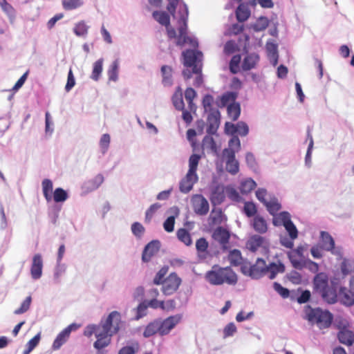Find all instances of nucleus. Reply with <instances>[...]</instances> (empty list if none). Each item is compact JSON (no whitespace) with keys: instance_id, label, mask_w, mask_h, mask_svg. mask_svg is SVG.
I'll list each match as a JSON object with an SVG mask.
<instances>
[{"instance_id":"obj_22","label":"nucleus","mask_w":354,"mask_h":354,"mask_svg":"<svg viewBox=\"0 0 354 354\" xmlns=\"http://www.w3.org/2000/svg\"><path fill=\"white\" fill-rule=\"evenodd\" d=\"M167 212L171 215L163 223V228L167 232H171L174 230L175 220L180 214V209L176 206L170 207Z\"/></svg>"},{"instance_id":"obj_28","label":"nucleus","mask_w":354,"mask_h":354,"mask_svg":"<svg viewBox=\"0 0 354 354\" xmlns=\"http://www.w3.org/2000/svg\"><path fill=\"white\" fill-rule=\"evenodd\" d=\"M252 226L259 234H265L268 231V224L266 221L259 215H257L254 217L252 222Z\"/></svg>"},{"instance_id":"obj_21","label":"nucleus","mask_w":354,"mask_h":354,"mask_svg":"<svg viewBox=\"0 0 354 354\" xmlns=\"http://www.w3.org/2000/svg\"><path fill=\"white\" fill-rule=\"evenodd\" d=\"M160 242L158 240H153L147 243L142 252V260L143 262H149L151 257L159 250Z\"/></svg>"},{"instance_id":"obj_45","label":"nucleus","mask_w":354,"mask_h":354,"mask_svg":"<svg viewBox=\"0 0 354 354\" xmlns=\"http://www.w3.org/2000/svg\"><path fill=\"white\" fill-rule=\"evenodd\" d=\"M228 260L232 266L242 265L243 258L240 250L236 249L231 250L228 255Z\"/></svg>"},{"instance_id":"obj_62","label":"nucleus","mask_w":354,"mask_h":354,"mask_svg":"<svg viewBox=\"0 0 354 354\" xmlns=\"http://www.w3.org/2000/svg\"><path fill=\"white\" fill-rule=\"evenodd\" d=\"M274 290L283 299L288 298L290 295V291L288 288L283 287L279 283H273Z\"/></svg>"},{"instance_id":"obj_40","label":"nucleus","mask_w":354,"mask_h":354,"mask_svg":"<svg viewBox=\"0 0 354 354\" xmlns=\"http://www.w3.org/2000/svg\"><path fill=\"white\" fill-rule=\"evenodd\" d=\"M269 213L273 216V218L278 214L277 212L281 208V205L276 198H271L264 205Z\"/></svg>"},{"instance_id":"obj_34","label":"nucleus","mask_w":354,"mask_h":354,"mask_svg":"<svg viewBox=\"0 0 354 354\" xmlns=\"http://www.w3.org/2000/svg\"><path fill=\"white\" fill-rule=\"evenodd\" d=\"M103 58H100L93 63L91 79L96 82L100 80L103 70Z\"/></svg>"},{"instance_id":"obj_13","label":"nucleus","mask_w":354,"mask_h":354,"mask_svg":"<svg viewBox=\"0 0 354 354\" xmlns=\"http://www.w3.org/2000/svg\"><path fill=\"white\" fill-rule=\"evenodd\" d=\"M191 201L194 212L196 214L199 216H204L208 213L209 209V203L203 195H194Z\"/></svg>"},{"instance_id":"obj_63","label":"nucleus","mask_w":354,"mask_h":354,"mask_svg":"<svg viewBox=\"0 0 354 354\" xmlns=\"http://www.w3.org/2000/svg\"><path fill=\"white\" fill-rule=\"evenodd\" d=\"M236 126H237L236 134L241 136H246L248 134L249 127L245 122L239 121L236 123Z\"/></svg>"},{"instance_id":"obj_57","label":"nucleus","mask_w":354,"mask_h":354,"mask_svg":"<svg viewBox=\"0 0 354 354\" xmlns=\"http://www.w3.org/2000/svg\"><path fill=\"white\" fill-rule=\"evenodd\" d=\"M111 137L109 134L104 133L102 136L99 144L102 154H105L107 152L109 147Z\"/></svg>"},{"instance_id":"obj_29","label":"nucleus","mask_w":354,"mask_h":354,"mask_svg":"<svg viewBox=\"0 0 354 354\" xmlns=\"http://www.w3.org/2000/svg\"><path fill=\"white\" fill-rule=\"evenodd\" d=\"M120 62L115 59L109 66L107 70L108 79L111 82H116L119 77Z\"/></svg>"},{"instance_id":"obj_14","label":"nucleus","mask_w":354,"mask_h":354,"mask_svg":"<svg viewBox=\"0 0 354 354\" xmlns=\"http://www.w3.org/2000/svg\"><path fill=\"white\" fill-rule=\"evenodd\" d=\"M153 17L161 25L165 26L169 38L176 37V32L174 28L170 26V17L163 11H154L152 14Z\"/></svg>"},{"instance_id":"obj_33","label":"nucleus","mask_w":354,"mask_h":354,"mask_svg":"<svg viewBox=\"0 0 354 354\" xmlns=\"http://www.w3.org/2000/svg\"><path fill=\"white\" fill-rule=\"evenodd\" d=\"M172 103L176 109L178 111H183L185 108V104L183 97L182 89L180 86L177 87L175 93H174L172 98Z\"/></svg>"},{"instance_id":"obj_2","label":"nucleus","mask_w":354,"mask_h":354,"mask_svg":"<svg viewBox=\"0 0 354 354\" xmlns=\"http://www.w3.org/2000/svg\"><path fill=\"white\" fill-rule=\"evenodd\" d=\"M120 324V313L118 311L110 313L105 321L102 320V330L97 334V340L93 344L94 348L100 350L106 347L111 342L109 337H111L119 331Z\"/></svg>"},{"instance_id":"obj_24","label":"nucleus","mask_w":354,"mask_h":354,"mask_svg":"<svg viewBox=\"0 0 354 354\" xmlns=\"http://www.w3.org/2000/svg\"><path fill=\"white\" fill-rule=\"evenodd\" d=\"M225 198V187L218 185L215 186L211 193L210 201L214 205L221 204Z\"/></svg>"},{"instance_id":"obj_8","label":"nucleus","mask_w":354,"mask_h":354,"mask_svg":"<svg viewBox=\"0 0 354 354\" xmlns=\"http://www.w3.org/2000/svg\"><path fill=\"white\" fill-rule=\"evenodd\" d=\"M272 224L277 227L283 225L292 239H296L298 237V230L291 221V215L288 212H281L276 215L272 219Z\"/></svg>"},{"instance_id":"obj_48","label":"nucleus","mask_w":354,"mask_h":354,"mask_svg":"<svg viewBox=\"0 0 354 354\" xmlns=\"http://www.w3.org/2000/svg\"><path fill=\"white\" fill-rule=\"evenodd\" d=\"M237 97L238 93L236 92H227L221 97V104L223 106H225L227 104L236 102Z\"/></svg>"},{"instance_id":"obj_35","label":"nucleus","mask_w":354,"mask_h":354,"mask_svg":"<svg viewBox=\"0 0 354 354\" xmlns=\"http://www.w3.org/2000/svg\"><path fill=\"white\" fill-rule=\"evenodd\" d=\"M157 333L160 334L159 319H156L147 325L143 332V336L147 338Z\"/></svg>"},{"instance_id":"obj_15","label":"nucleus","mask_w":354,"mask_h":354,"mask_svg":"<svg viewBox=\"0 0 354 354\" xmlns=\"http://www.w3.org/2000/svg\"><path fill=\"white\" fill-rule=\"evenodd\" d=\"M182 315L176 314L169 316V317L161 321L159 320L160 335L161 336L166 335L180 322Z\"/></svg>"},{"instance_id":"obj_54","label":"nucleus","mask_w":354,"mask_h":354,"mask_svg":"<svg viewBox=\"0 0 354 354\" xmlns=\"http://www.w3.org/2000/svg\"><path fill=\"white\" fill-rule=\"evenodd\" d=\"M288 259L291 262L292 266L297 270H302L304 268V261L305 259H297V255L292 252L288 253Z\"/></svg>"},{"instance_id":"obj_60","label":"nucleus","mask_w":354,"mask_h":354,"mask_svg":"<svg viewBox=\"0 0 354 354\" xmlns=\"http://www.w3.org/2000/svg\"><path fill=\"white\" fill-rule=\"evenodd\" d=\"M40 340V334L34 336L26 344V348L24 351L23 354H29L39 344Z\"/></svg>"},{"instance_id":"obj_20","label":"nucleus","mask_w":354,"mask_h":354,"mask_svg":"<svg viewBox=\"0 0 354 354\" xmlns=\"http://www.w3.org/2000/svg\"><path fill=\"white\" fill-rule=\"evenodd\" d=\"M198 180V177L197 174H190L187 172L186 176L180 180L179 183L180 191L184 194L189 192Z\"/></svg>"},{"instance_id":"obj_17","label":"nucleus","mask_w":354,"mask_h":354,"mask_svg":"<svg viewBox=\"0 0 354 354\" xmlns=\"http://www.w3.org/2000/svg\"><path fill=\"white\" fill-rule=\"evenodd\" d=\"M104 180V176L99 174L94 178L84 182L81 187L82 194L86 195L96 190L103 183Z\"/></svg>"},{"instance_id":"obj_51","label":"nucleus","mask_w":354,"mask_h":354,"mask_svg":"<svg viewBox=\"0 0 354 354\" xmlns=\"http://www.w3.org/2000/svg\"><path fill=\"white\" fill-rule=\"evenodd\" d=\"M131 230L132 234L138 239H140L145 232V227L139 222H134L132 223L131 226Z\"/></svg>"},{"instance_id":"obj_6","label":"nucleus","mask_w":354,"mask_h":354,"mask_svg":"<svg viewBox=\"0 0 354 354\" xmlns=\"http://www.w3.org/2000/svg\"><path fill=\"white\" fill-rule=\"evenodd\" d=\"M305 319L311 324H316L320 329L328 328L333 320V315L319 308H312L306 306L304 309Z\"/></svg>"},{"instance_id":"obj_32","label":"nucleus","mask_w":354,"mask_h":354,"mask_svg":"<svg viewBox=\"0 0 354 354\" xmlns=\"http://www.w3.org/2000/svg\"><path fill=\"white\" fill-rule=\"evenodd\" d=\"M339 341L347 346H351L354 342V334L347 329H342L337 335Z\"/></svg>"},{"instance_id":"obj_18","label":"nucleus","mask_w":354,"mask_h":354,"mask_svg":"<svg viewBox=\"0 0 354 354\" xmlns=\"http://www.w3.org/2000/svg\"><path fill=\"white\" fill-rule=\"evenodd\" d=\"M340 274L342 278L347 276L351 277L350 284L354 280V259L351 258H344L339 265Z\"/></svg>"},{"instance_id":"obj_31","label":"nucleus","mask_w":354,"mask_h":354,"mask_svg":"<svg viewBox=\"0 0 354 354\" xmlns=\"http://www.w3.org/2000/svg\"><path fill=\"white\" fill-rule=\"evenodd\" d=\"M42 272V259L40 255H35L33 257L31 266V274L34 279L41 277Z\"/></svg>"},{"instance_id":"obj_3","label":"nucleus","mask_w":354,"mask_h":354,"mask_svg":"<svg viewBox=\"0 0 354 354\" xmlns=\"http://www.w3.org/2000/svg\"><path fill=\"white\" fill-rule=\"evenodd\" d=\"M205 279L213 286L223 283L234 285L237 282V276L230 266L221 267L218 265H214L212 269L205 273Z\"/></svg>"},{"instance_id":"obj_27","label":"nucleus","mask_w":354,"mask_h":354,"mask_svg":"<svg viewBox=\"0 0 354 354\" xmlns=\"http://www.w3.org/2000/svg\"><path fill=\"white\" fill-rule=\"evenodd\" d=\"M335 245V241L331 235L324 231L320 233V246L322 250L326 251L331 250Z\"/></svg>"},{"instance_id":"obj_43","label":"nucleus","mask_w":354,"mask_h":354,"mask_svg":"<svg viewBox=\"0 0 354 354\" xmlns=\"http://www.w3.org/2000/svg\"><path fill=\"white\" fill-rule=\"evenodd\" d=\"M53 201L58 205V203H63L68 198V194L66 191L62 188H56L53 194Z\"/></svg>"},{"instance_id":"obj_36","label":"nucleus","mask_w":354,"mask_h":354,"mask_svg":"<svg viewBox=\"0 0 354 354\" xmlns=\"http://www.w3.org/2000/svg\"><path fill=\"white\" fill-rule=\"evenodd\" d=\"M209 220L214 225H221L227 221V217L221 209H213L210 214Z\"/></svg>"},{"instance_id":"obj_58","label":"nucleus","mask_w":354,"mask_h":354,"mask_svg":"<svg viewBox=\"0 0 354 354\" xmlns=\"http://www.w3.org/2000/svg\"><path fill=\"white\" fill-rule=\"evenodd\" d=\"M61 208V205L57 204H55L49 208L48 216L52 223H56Z\"/></svg>"},{"instance_id":"obj_7","label":"nucleus","mask_w":354,"mask_h":354,"mask_svg":"<svg viewBox=\"0 0 354 354\" xmlns=\"http://www.w3.org/2000/svg\"><path fill=\"white\" fill-rule=\"evenodd\" d=\"M241 272L253 279H258L266 273V263L265 260L258 258L254 264L248 262L243 263L241 266Z\"/></svg>"},{"instance_id":"obj_9","label":"nucleus","mask_w":354,"mask_h":354,"mask_svg":"<svg viewBox=\"0 0 354 354\" xmlns=\"http://www.w3.org/2000/svg\"><path fill=\"white\" fill-rule=\"evenodd\" d=\"M183 64L187 68H192L194 74H199L201 72V59L203 54L201 51L195 50H187L183 53Z\"/></svg>"},{"instance_id":"obj_44","label":"nucleus","mask_w":354,"mask_h":354,"mask_svg":"<svg viewBox=\"0 0 354 354\" xmlns=\"http://www.w3.org/2000/svg\"><path fill=\"white\" fill-rule=\"evenodd\" d=\"M307 137L308 139H309V144L305 156V165L308 168H310L312 165L311 157L314 145L313 138L312 135L310 134V131H308Z\"/></svg>"},{"instance_id":"obj_61","label":"nucleus","mask_w":354,"mask_h":354,"mask_svg":"<svg viewBox=\"0 0 354 354\" xmlns=\"http://www.w3.org/2000/svg\"><path fill=\"white\" fill-rule=\"evenodd\" d=\"M243 211L248 217L255 216L257 209V207L252 202H245L243 207Z\"/></svg>"},{"instance_id":"obj_26","label":"nucleus","mask_w":354,"mask_h":354,"mask_svg":"<svg viewBox=\"0 0 354 354\" xmlns=\"http://www.w3.org/2000/svg\"><path fill=\"white\" fill-rule=\"evenodd\" d=\"M266 48L268 53V57L270 63L273 66H276L278 63V46L277 44L272 40H268L266 43Z\"/></svg>"},{"instance_id":"obj_64","label":"nucleus","mask_w":354,"mask_h":354,"mask_svg":"<svg viewBox=\"0 0 354 354\" xmlns=\"http://www.w3.org/2000/svg\"><path fill=\"white\" fill-rule=\"evenodd\" d=\"M139 348L138 344H133L131 346L122 347L118 352V354H136Z\"/></svg>"},{"instance_id":"obj_19","label":"nucleus","mask_w":354,"mask_h":354,"mask_svg":"<svg viewBox=\"0 0 354 354\" xmlns=\"http://www.w3.org/2000/svg\"><path fill=\"white\" fill-rule=\"evenodd\" d=\"M207 115V128L208 134L214 135L216 133L220 122V112L218 110L209 111Z\"/></svg>"},{"instance_id":"obj_50","label":"nucleus","mask_w":354,"mask_h":354,"mask_svg":"<svg viewBox=\"0 0 354 354\" xmlns=\"http://www.w3.org/2000/svg\"><path fill=\"white\" fill-rule=\"evenodd\" d=\"M201 156L196 153L192 154L189 158V169L188 171L190 174H196L198 165Z\"/></svg>"},{"instance_id":"obj_11","label":"nucleus","mask_w":354,"mask_h":354,"mask_svg":"<svg viewBox=\"0 0 354 354\" xmlns=\"http://www.w3.org/2000/svg\"><path fill=\"white\" fill-rule=\"evenodd\" d=\"M80 326V325L76 323H72L62 330L55 339L52 345V349L53 351L59 350L68 340L71 332L77 330Z\"/></svg>"},{"instance_id":"obj_39","label":"nucleus","mask_w":354,"mask_h":354,"mask_svg":"<svg viewBox=\"0 0 354 354\" xmlns=\"http://www.w3.org/2000/svg\"><path fill=\"white\" fill-rule=\"evenodd\" d=\"M176 236L180 242L187 246H190L192 244L191 235L185 228L178 229L176 232Z\"/></svg>"},{"instance_id":"obj_1","label":"nucleus","mask_w":354,"mask_h":354,"mask_svg":"<svg viewBox=\"0 0 354 354\" xmlns=\"http://www.w3.org/2000/svg\"><path fill=\"white\" fill-rule=\"evenodd\" d=\"M313 283L315 292L319 294L325 302L333 304L337 301L338 282L336 278L329 281L328 275L326 272H317L313 278Z\"/></svg>"},{"instance_id":"obj_46","label":"nucleus","mask_w":354,"mask_h":354,"mask_svg":"<svg viewBox=\"0 0 354 354\" xmlns=\"http://www.w3.org/2000/svg\"><path fill=\"white\" fill-rule=\"evenodd\" d=\"M148 306L144 301L139 304V305L133 310L135 313L134 320H139L147 315Z\"/></svg>"},{"instance_id":"obj_47","label":"nucleus","mask_w":354,"mask_h":354,"mask_svg":"<svg viewBox=\"0 0 354 354\" xmlns=\"http://www.w3.org/2000/svg\"><path fill=\"white\" fill-rule=\"evenodd\" d=\"M102 322L100 323V324H98V325L89 324L85 327L84 330V335L87 337H90L93 334H95V337H96L97 334L102 332Z\"/></svg>"},{"instance_id":"obj_55","label":"nucleus","mask_w":354,"mask_h":354,"mask_svg":"<svg viewBox=\"0 0 354 354\" xmlns=\"http://www.w3.org/2000/svg\"><path fill=\"white\" fill-rule=\"evenodd\" d=\"M202 103L205 112L218 110L213 107L214 97L209 94H207L203 97Z\"/></svg>"},{"instance_id":"obj_42","label":"nucleus","mask_w":354,"mask_h":354,"mask_svg":"<svg viewBox=\"0 0 354 354\" xmlns=\"http://www.w3.org/2000/svg\"><path fill=\"white\" fill-rule=\"evenodd\" d=\"M256 186L257 184L254 180L252 178H247L241 183L239 189L243 194H247L254 189Z\"/></svg>"},{"instance_id":"obj_49","label":"nucleus","mask_w":354,"mask_h":354,"mask_svg":"<svg viewBox=\"0 0 354 354\" xmlns=\"http://www.w3.org/2000/svg\"><path fill=\"white\" fill-rule=\"evenodd\" d=\"M88 28L89 26L84 21H81L75 25L73 32L78 37H86Z\"/></svg>"},{"instance_id":"obj_41","label":"nucleus","mask_w":354,"mask_h":354,"mask_svg":"<svg viewBox=\"0 0 354 354\" xmlns=\"http://www.w3.org/2000/svg\"><path fill=\"white\" fill-rule=\"evenodd\" d=\"M236 15L239 21L243 22L250 17V11L247 6L241 4L236 9Z\"/></svg>"},{"instance_id":"obj_23","label":"nucleus","mask_w":354,"mask_h":354,"mask_svg":"<svg viewBox=\"0 0 354 354\" xmlns=\"http://www.w3.org/2000/svg\"><path fill=\"white\" fill-rule=\"evenodd\" d=\"M259 55L256 53H248L241 63L242 70L244 71L254 68L259 62Z\"/></svg>"},{"instance_id":"obj_52","label":"nucleus","mask_w":354,"mask_h":354,"mask_svg":"<svg viewBox=\"0 0 354 354\" xmlns=\"http://www.w3.org/2000/svg\"><path fill=\"white\" fill-rule=\"evenodd\" d=\"M268 19L265 17H260L257 21L252 26L255 32H260L265 30L268 26Z\"/></svg>"},{"instance_id":"obj_38","label":"nucleus","mask_w":354,"mask_h":354,"mask_svg":"<svg viewBox=\"0 0 354 354\" xmlns=\"http://www.w3.org/2000/svg\"><path fill=\"white\" fill-rule=\"evenodd\" d=\"M227 111L229 117L233 121H236L241 114V105L239 102L230 103L227 106Z\"/></svg>"},{"instance_id":"obj_25","label":"nucleus","mask_w":354,"mask_h":354,"mask_svg":"<svg viewBox=\"0 0 354 354\" xmlns=\"http://www.w3.org/2000/svg\"><path fill=\"white\" fill-rule=\"evenodd\" d=\"M338 298L344 306H351L354 304V292L346 287L339 288V294H337Z\"/></svg>"},{"instance_id":"obj_5","label":"nucleus","mask_w":354,"mask_h":354,"mask_svg":"<svg viewBox=\"0 0 354 354\" xmlns=\"http://www.w3.org/2000/svg\"><path fill=\"white\" fill-rule=\"evenodd\" d=\"M241 141L238 136H234L228 141V147L222 151V158L225 163L226 171L232 175L239 171V162L236 159V153L241 149Z\"/></svg>"},{"instance_id":"obj_56","label":"nucleus","mask_w":354,"mask_h":354,"mask_svg":"<svg viewBox=\"0 0 354 354\" xmlns=\"http://www.w3.org/2000/svg\"><path fill=\"white\" fill-rule=\"evenodd\" d=\"M225 194L233 201L239 202L241 200L239 192L232 186L228 185L225 187Z\"/></svg>"},{"instance_id":"obj_12","label":"nucleus","mask_w":354,"mask_h":354,"mask_svg":"<svg viewBox=\"0 0 354 354\" xmlns=\"http://www.w3.org/2000/svg\"><path fill=\"white\" fill-rule=\"evenodd\" d=\"M182 280L176 272H171L162 283V291L165 295L174 294L181 284Z\"/></svg>"},{"instance_id":"obj_30","label":"nucleus","mask_w":354,"mask_h":354,"mask_svg":"<svg viewBox=\"0 0 354 354\" xmlns=\"http://www.w3.org/2000/svg\"><path fill=\"white\" fill-rule=\"evenodd\" d=\"M285 271V266L280 261L278 263H271L266 265V272H268L269 278L274 279L278 273H283Z\"/></svg>"},{"instance_id":"obj_59","label":"nucleus","mask_w":354,"mask_h":354,"mask_svg":"<svg viewBox=\"0 0 354 354\" xmlns=\"http://www.w3.org/2000/svg\"><path fill=\"white\" fill-rule=\"evenodd\" d=\"M161 205L158 203L152 204L145 212V222L149 223L156 212L160 208Z\"/></svg>"},{"instance_id":"obj_16","label":"nucleus","mask_w":354,"mask_h":354,"mask_svg":"<svg viewBox=\"0 0 354 354\" xmlns=\"http://www.w3.org/2000/svg\"><path fill=\"white\" fill-rule=\"evenodd\" d=\"M246 248L251 252H256L259 248L267 250L269 248L268 240L259 234L251 236L246 242Z\"/></svg>"},{"instance_id":"obj_37","label":"nucleus","mask_w":354,"mask_h":354,"mask_svg":"<svg viewBox=\"0 0 354 354\" xmlns=\"http://www.w3.org/2000/svg\"><path fill=\"white\" fill-rule=\"evenodd\" d=\"M161 73L162 75V84L165 86H170L173 83L172 80V69L171 67L167 65H164L161 67Z\"/></svg>"},{"instance_id":"obj_53","label":"nucleus","mask_w":354,"mask_h":354,"mask_svg":"<svg viewBox=\"0 0 354 354\" xmlns=\"http://www.w3.org/2000/svg\"><path fill=\"white\" fill-rule=\"evenodd\" d=\"M169 267L167 266H164L163 267H162L154 277L153 280V283L156 285L162 284L164 282L165 276L167 273Z\"/></svg>"},{"instance_id":"obj_4","label":"nucleus","mask_w":354,"mask_h":354,"mask_svg":"<svg viewBox=\"0 0 354 354\" xmlns=\"http://www.w3.org/2000/svg\"><path fill=\"white\" fill-rule=\"evenodd\" d=\"M179 19H178V35H176V44L178 46H183L185 44H189L192 47L196 48L198 46V41L195 37H189L187 35V19H188V8L187 6L183 3L180 5L178 9Z\"/></svg>"},{"instance_id":"obj_10","label":"nucleus","mask_w":354,"mask_h":354,"mask_svg":"<svg viewBox=\"0 0 354 354\" xmlns=\"http://www.w3.org/2000/svg\"><path fill=\"white\" fill-rule=\"evenodd\" d=\"M213 239L217 242L221 249L223 251H227L230 248V232L223 227H217L213 232L212 235Z\"/></svg>"}]
</instances>
